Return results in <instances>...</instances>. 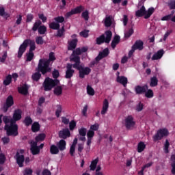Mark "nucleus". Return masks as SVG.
Wrapping results in <instances>:
<instances>
[{"label": "nucleus", "instance_id": "ea45409f", "mask_svg": "<svg viewBox=\"0 0 175 175\" xmlns=\"http://www.w3.org/2000/svg\"><path fill=\"white\" fill-rule=\"evenodd\" d=\"M145 92V96H146V98H152V96H154V93L151 90H147Z\"/></svg>", "mask_w": 175, "mask_h": 175}, {"label": "nucleus", "instance_id": "6e6552de", "mask_svg": "<svg viewBox=\"0 0 175 175\" xmlns=\"http://www.w3.org/2000/svg\"><path fill=\"white\" fill-rule=\"evenodd\" d=\"M166 136H169V131L167 129H160L157 134L153 137L154 142H157V140H161L163 137H166Z\"/></svg>", "mask_w": 175, "mask_h": 175}, {"label": "nucleus", "instance_id": "6ab92c4d", "mask_svg": "<svg viewBox=\"0 0 175 175\" xmlns=\"http://www.w3.org/2000/svg\"><path fill=\"white\" fill-rule=\"evenodd\" d=\"M77 142H78L77 138H75L73 140L72 144L70 148V154L72 156L75 155V151L76 150V146L77 145Z\"/></svg>", "mask_w": 175, "mask_h": 175}, {"label": "nucleus", "instance_id": "e2e57ef3", "mask_svg": "<svg viewBox=\"0 0 175 175\" xmlns=\"http://www.w3.org/2000/svg\"><path fill=\"white\" fill-rule=\"evenodd\" d=\"M36 42L37 44H43V38L42 37H37Z\"/></svg>", "mask_w": 175, "mask_h": 175}, {"label": "nucleus", "instance_id": "09e8293b", "mask_svg": "<svg viewBox=\"0 0 175 175\" xmlns=\"http://www.w3.org/2000/svg\"><path fill=\"white\" fill-rule=\"evenodd\" d=\"M49 27L52 29H58V28H59V24L56 23H52L49 25Z\"/></svg>", "mask_w": 175, "mask_h": 175}, {"label": "nucleus", "instance_id": "2f4dec72", "mask_svg": "<svg viewBox=\"0 0 175 175\" xmlns=\"http://www.w3.org/2000/svg\"><path fill=\"white\" fill-rule=\"evenodd\" d=\"M40 129V126L39 125V123L34 122L31 126V131L33 132H38Z\"/></svg>", "mask_w": 175, "mask_h": 175}, {"label": "nucleus", "instance_id": "a878e982", "mask_svg": "<svg viewBox=\"0 0 175 175\" xmlns=\"http://www.w3.org/2000/svg\"><path fill=\"white\" fill-rule=\"evenodd\" d=\"M83 9H84L83 6L77 7L75 9L72 10L68 14L72 15V14H77V13H81V12L83 11Z\"/></svg>", "mask_w": 175, "mask_h": 175}, {"label": "nucleus", "instance_id": "79ce46f5", "mask_svg": "<svg viewBox=\"0 0 175 175\" xmlns=\"http://www.w3.org/2000/svg\"><path fill=\"white\" fill-rule=\"evenodd\" d=\"M42 24V22L40 21H37L32 28L33 31H37L38 29L39 28V26Z\"/></svg>", "mask_w": 175, "mask_h": 175}, {"label": "nucleus", "instance_id": "bf43d9fd", "mask_svg": "<svg viewBox=\"0 0 175 175\" xmlns=\"http://www.w3.org/2000/svg\"><path fill=\"white\" fill-rule=\"evenodd\" d=\"M172 30H167L165 33L164 34V37L163 40H166L167 39V38H169V36L170 35V33H172Z\"/></svg>", "mask_w": 175, "mask_h": 175}, {"label": "nucleus", "instance_id": "69168bd1", "mask_svg": "<svg viewBox=\"0 0 175 175\" xmlns=\"http://www.w3.org/2000/svg\"><path fill=\"white\" fill-rule=\"evenodd\" d=\"M2 142H3V144H8V143L10 142V139L8 137H4L2 138Z\"/></svg>", "mask_w": 175, "mask_h": 175}, {"label": "nucleus", "instance_id": "c85d7f7f", "mask_svg": "<svg viewBox=\"0 0 175 175\" xmlns=\"http://www.w3.org/2000/svg\"><path fill=\"white\" fill-rule=\"evenodd\" d=\"M120 36H115L111 42V47L115 49L116 46H117V44L120 43Z\"/></svg>", "mask_w": 175, "mask_h": 175}, {"label": "nucleus", "instance_id": "aec40b11", "mask_svg": "<svg viewBox=\"0 0 175 175\" xmlns=\"http://www.w3.org/2000/svg\"><path fill=\"white\" fill-rule=\"evenodd\" d=\"M163 55V50H160L157 53H154L152 57V61H157V59H161Z\"/></svg>", "mask_w": 175, "mask_h": 175}, {"label": "nucleus", "instance_id": "6e6d98bb", "mask_svg": "<svg viewBox=\"0 0 175 175\" xmlns=\"http://www.w3.org/2000/svg\"><path fill=\"white\" fill-rule=\"evenodd\" d=\"M6 57H8V53L6 52H4L2 55V57L0 55V62H5Z\"/></svg>", "mask_w": 175, "mask_h": 175}, {"label": "nucleus", "instance_id": "9b49d317", "mask_svg": "<svg viewBox=\"0 0 175 175\" xmlns=\"http://www.w3.org/2000/svg\"><path fill=\"white\" fill-rule=\"evenodd\" d=\"M125 126L127 129H132L135 127V120H133V117L132 116H129L125 119Z\"/></svg>", "mask_w": 175, "mask_h": 175}, {"label": "nucleus", "instance_id": "680f3d73", "mask_svg": "<svg viewBox=\"0 0 175 175\" xmlns=\"http://www.w3.org/2000/svg\"><path fill=\"white\" fill-rule=\"evenodd\" d=\"M90 31L87 30H84L80 33V35L83 36V38H88V33Z\"/></svg>", "mask_w": 175, "mask_h": 175}, {"label": "nucleus", "instance_id": "8fccbe9b", "mask_svg": "<svg viewBox=\"0 0 175 175\" xmlns=\"http://www.w3.org/2000/svg\"><path fill=\"white\" fill-rule=\"evenodd\" d=\"M99 129V124L95 123L90 126V131H98Z\"/></svg>", "mask_w": 175, "mask_h": 175}, {"label": "nucleus", "instance_id": "4c0bfd02", "mask_svg": "<svg viewBox=\"0 0 175 175\" xmlns=\"http://www.w3.org/2000/svg\"><path fill=\"white\" fill-rule=\"evenodd\" d=\"M77 150L79 152H81L84 150V142H79L77 144Z\"/></svg>", "mask_w": 175, "mask_h": 175}, {"label": "nucleus", "instance_id": "052dcab7", "mask_svg": "<svg viewBox=\"0 0 175 175\" xmlns=\"http://www.w3.org/2000/svg\"><path fill=\"white\" fill-rule=\"evenodd\" d=\"M38 17L40 18V20H42V23H45V21L47 20V17H46L43 14H39Z\"/></svg>", "mask_w": 175, "mask_h": 175}, {"label": "nucleus", "instance_id": "37998d69", "mask_svg": "<svg viewBox=\"0 0 175 175\" xmlns=\"http://www.w3.org/2000/svg\"><path fill=\"white\" fill-rule=\"evenodd\" d=\"M102 167L100 165H98L96 168L95 175H103V172H102Z\"/></svg>", "mask_w": 175, "mask_h": 175}, {"label": "nucleus", "instance_id": "774afa93", "mask_svg": "<svg viewBox=\"0 0 175 175\" xmlns=\"http://www.w3.org/2000/svg\"><path fill=\"white\" fill-rule=\"evenodd\" d=\"M170 9H175V0L172 1L170 3Z\"/></svg>", "mask_w": 175, "mask_h": 175}, {"label": "nucleus", "instance_id": "a211bd4d", "mask_svg": "<svg viewBox=\"0 0 175 175\" xmlns=\"http://www.w3.org/2000/svg\"><path fill=\"white\" fill-rule=\"evenodd\" d=\"M57 146L60 151H64V150H66V142L64 139L60 140L57 143Z\"/></svg>", "mask_w": 175, "mask_h": 175}, {"label": "nucleus", "instance_id": "5701e85b", "mask_svg": "<svg viewBox=\"0 0 175 175\" xmlns=\"http://www.w3.org/2000/svg\"><path fill=\"white\" fill-rule=\"evenodd\" d=\"M148 90V87L147 85L140 87V86H137L135 88V92L137 94H143L146 92Z\"/></svg>", "mask_w": 175, "mask_h": 175}, {"label": "nucleus", "instance_id": "412c9836", "mask_svg": "<svg viewBox=\"0 0 175 175\" xmlns=\"http://www.w3.org/2000/svg\"><path fill=\"white\" fill-rule=\"evenodd\" d=\"M18 92L22 95H27L28 94V86L27 85H21L18 88Z\"/></svg>", "mask_w": 175, "mask_h": 175}, {"label": "nucleus", "instance_id": "e433bc0d", "mask_svg": "<svg viewBox=\"0 0 175 175\" xmlns=\"http://www.w3.org/2000/svg\"><path fill=\"white\" fill-rule=\"evenodd\" d=\"M87 92L88 95H91L92 96L95 95V91L90 85H88L87 87Z\"/></svg>", "mask_w": 175, "mask_h": 175}, {"label": "nucleus", "instance_id": "f3484780", "mask_svg": "<svg viewBox=\"0 0 175 175\" xmlns=\"http://www.w3.org/2000/svg\"><path fill=\"white\" fill-rule=\"evenodd\" d=\"M109 109V100L107 99H105L103 103V109L101 111V114H106L107 113V110Z\"/></svg>", "mask_w": 175, "mask_h": 175}, {"label": "nucleus", "instance_id": "f03ea898", "mask_svg": "<svg viewBox=\"0 0 175 175\" xmlns=\"http://www.w3.org/2000/svg\"><path fill=\"white\" fill-rule=\"evenodd\" d=\"M88 48L87 46L83 47L81 49H77L73 51V53L70 56V62H75L73 64V68L77 69L79 72V77L81 79H84L85 76H88L91 73V68L89 67H83L80 65V57L78 55H80L82 53H85L88 51Z\"/></svg>", "mask_w": 175, "mask_h": 175}, {"label": "nucleus", "instance_id": "603ef678", "mask_svg": "<svg viewBox=\"0 0 175 175\" xmlns=\"http://www.w3.org/2000/svg\"><path fill=\"white\" fill-rule=\"evenodd\" d=\"M169 146H170V144H169V141L166 140L165 144L164 145V151L166 154L169 152Z\"/></svg>", "mask_w": 175, "mask_h": 175}, {"label": "nucleus", "instance_id": "4be33fe9", "mask_svg": "<svg viewBox=\"0 0 175 175\" xmlns=\"http://www.w3.org/2000/svg\"><path fill=\"white\" fill-rule=\"evenodd\" d=\"M98 162H99V158H98V157L96 159L92 160L91 162L90 166V170H92V172L96 170V167H98L96 166H97Z\"/></svg>", "mask_w": 175, "mask_h": 175}, {"label": "nucleus", "instance_id": "bb28decb", "mask_svg": "<svg viewBox=\"0 0 175 175\" xmlns=\"http://www.w3.org/2000/svg\"><path fill=\"white\" fill-rule=\"evenodd\" d=\"M50 152L51 154L55 155L59 152V149L57 146L52 145L50 148Z\"/></svg>", "mask_w": 175, "mask_h": 175}, {"label": "nucleus", "instance_id": "cd10ccee", "mask_svg": "<svg viewBox=\"0 0 175 175\" xmlns=\"http://www.w3.org/2000/svg\"><path fill=\"white\" fill-rule=\"evenodd\" d=\"M146 150V144L143 142H140L137 144V152H143Z\"/></svg>", "mask_w": 175, "mask_h": 175}, {"label": "nucleus", "instance_id": "9d476101", "mask_svg": "<svg viewBox=\"0 0 175 175\" xmlns=\"http://www.w3.org/2000/svg\"><path fill=\"white\" fill-rule=\"evenodd\" d=\"M143 41L138 40L134 44L132 49L129 51V55L131 57L135 53V50H143Z\"/></svg>", "mask_w": 175, "mask_h": 175}, {"label": "nucleus", "instance_id": "3c124183", "mask_svg": "<svg viewBox=\"0 0 175 175\" xmlns=\"http://www.w3.org/2000/svg\"><path fill=\"white\" fill-rule=\"evenodd\" d=\"M69 128L70 131H73V129L76 128V122H75V120H72L69 123Z\"/></svg>", "mask_w": 175, "mask_h": 175}, {"label": "nucleus", "instance_id": "ddd939ff", "mask_svg": "<svg viewBox=\"0 0 175 175\" xmlns=\"http://www.w3.org/2000/svg\"><path fill=\"white\" fill-rule=\"evenodd\" d=\"M31 151L33 155H38L40 152V148L38 146V143L35 142H31Z\"/></svg>", "mask_w": 175, "mask_h": 175}, {"label": "nucleus", "instance_id": "f8f14e48", "mask_svg": "<svg viewBox=\"0 0 175 175\" xmlns=\"http://www.w3.org/2000/svg\"><path fill=\"white\" fill-rule=\"evenodd\" d=\"M14 102L13 101V97L12 96H9L6 100L5 105L3 107V111L6 113L8 111V109L9 107L13 106Z\"/></svg>", "mask_w": 175, "mask_h": 175}, {"label": "nucleus", "instance_id": "423d86ee", "mask_svg": "<svg viewBox=\"0 0 175 175\" xmlns=\"http://www.w3.org/2000/svg\"><path fill=\"white\" fill-rule=\"evenodd\" d=\"M59 83L58 80H53L50 78H46L44 82V89L45 91H50Z\"/></svg>", "mask_w": 175, "mask_h": 175}, {"label": "nucleus", "instance_id": "0e129e2a", "mask_svg": "<svg viewBox=\"0 0 175 175\" xmlns=\"http://www.w3.org/2000/svg\"><path fill=\"white\" fill-rule=\"evenodd\" d=\"M88 11H85L82 13V17L84 18V20H86L88 21V18H89V16H88Z\"/></svg>", "mask_w": 175, "mask_h": 175}, {"label": "nucleus", "instance_id": "338daca9", "mask_svg": "<svg viewBox=\"0 0 175 175\" xmlns=\"http://www.w3.org/2000/svg\"><path fill=\"white\" fill-rule=\"evenodd\" d=\"M64 32H65V29H64V27L62 28V29L58 31L57 36H62L64 35Z\"/></svg>", "mask_w": 175, "mask_h": 175}, {"label": "nucleus", "instance_id": "c9c22d12", "mask_svg": "<svg viewBox=\"0 0 175 175\" xmlns=\"http://www.w3.org/2000/svg\"><path fill=\"white\" fill-rule=\"evenodd\" d=\"M79 133L81 136H85L87 135V129L84 127L79 129Z\"/></svg>", "mask_w": 175, "mask_h": 175}, {"label": "nucleus", "instance_id": "7ed1b4c3", "mask_svg": "<svg viewBox=\"0 0 175 175\" xmlns=\"http://www.w3.org/2000/svg\"><path fill=\"white\" fill-rule=\"evenodd\" d=\"M55 55L54 53H49V59H40L38 64V70L45 75L47 72H50L51 68H50V61H55Z\"/></svg>", "mask_w": 175, "mask_h": 175}, {"label": "nucleus", "instance_id": "dca6fc26", "mask_svg": "<svg viewBox=\"0 0 175 175\" xmlns=\"http://www.w3.org/2000/svg\"><path fill=\"white\" fill-rule=\"evenodd\" d=\"M117 82L125 87L128 84V79L125 77L120 76V72H118Z\"/></svg>", "mask_w": 175, "mask_h": 175}, {"label": "nucleus", "instance_id": "58836bf2", "mask_svg": "<svg viewBox=\"0 0 175 175\" xmlns=\"http://www.w3.org/2000/svg\"><path fill=\"white\" fill-rule=\"evenodd\" d=\"M46 31H47V29L45 27V26H40L38 28V32L40 35H44Z\"/></svg>", "mask_w": 175, "mask_h": 175}, {"label": "nucleus", "instance_id": "1a4fd4ad", "mask_svg": "<svg viewBox=\"0 0 175 175\" xmlns=\"http://www.w3.org/2000/svg\"><path fill=\"white\" fill-rule=\"evenodd\" d=\"M23 154H24V150H21L17 152V154L16 155V162H17L18 166H20V167H23L24 161L25 160V159L24 158V155H23Z\"/></svg>", "mask_w": 175, "mask_h": 175}, {"label": "nucleus", "instance_id": "a18cd8bd", "mask_svg": "<svg viewBox=\"0 0 175 175\" xmlns=\"http://www.w3.org/2000/svg\"><path fill=\"white\" fill-rule=\"evenodd\" d=\"M24 123L27 126L31 125L32 124V119H31L29 117H26L24 120Z\"/></svg>", "mask_w": 175, "mask_h": 175}, {"label": "nucleus", "instance_id": "20e7f679", "mask_svg": "<svg viewBox=\"0 0 175 175\" xmlns=\"http://www.w3.org/2000/svg\"><path fill=\"white\" fill-rule=\"evenodd\" d=\"M28 44H30L29 52L33 53L35 49H36V46L35 45V42L31 41L30 40H25L19 47V50L18 52V58H21V57L23 56V54H24V53L25 52V50L27 49V46H28Z\"/></svg>", "mask_w": 175, "mask_h": 175}, {"label": "nucleus", "instance_id": "13d9d810", "mask_svg": "<svg viewBox=\"0 0 175 175\" xmlns=\"http://www.w3.org/2000/svg\"><path fill=\"white\" fill-rule=\"evenodd\" d=\"M144 105H143L142 103H139L138 104V105H137L136 108H135V110L137 111H142L143 110V107H144Z\"/></svg>", "mask_w": 175, "mask_h": 175}, {"label": "nucleus", "instance_id": "4d7b16f0", "mask_svg": "<svg viewBox=\"0 0 175 175\" xmlns=\"http://www.w3.org/2000/svg\"><path fill=\"white\" fill-rule=\"evenodd\" d=\"M55 21L57 23H64V21H65V18L63 16L56 17L55 18Z\"/></svg>", "mask_w": 175, "mask_h": 175}, {"label": "nucleus", "instance_id": "7c9ffc66", "mask_svg": "<svg viewBox=\"0 0 175 175\" xmlns=\"http://www.w3.org/2000/svg\"><path fill=\"white\" fill-rule=\"evenodd\" d=\"M54 94H55L57 96H59V95H62V87L57 86L56 88H55Z\"/></svg>", "mask_w": 175, "mask_h": 175}, {"label": "nucleus", "instance_id": "f704fd0d", "mask_svg": "<svg viewBox=\"0 0 175 175\" xmlns=\"http://www.w3.org/2000/svg\"><path fill=\"white\" fill-rule=\"evenodd\" d=\"M105 27H110L111 25V18L110 16H107L105 20Z\"/></svg>", "mask_w": 175, "mask_h": 175}, {"label": "nucleus", "instance_id": "5fc2aeb1", "mask_svg": "<svg viewBox=\"0 0 175 175\" xmlns=\"http://www.w3.org/2000/svg\"><path fill=\"white\" fill-rule=\"evenodd\" d=\"M32 170L31 168H27L24 170L23 174L24 175H32Z\"/></svg>", "mask_w": 175, "mask_h": 175}, {"label": "nucleus", "instance_id": "f257e3e1", "mask_svg": "<svg viewBox=\"0 0 175 175\" xmlns=\"http://www.w3.org/2000/svg\"><path fill=\"white\" fill-rule=\"evenodd\" d=\"M23 111L21 109H16L14 111L13 118L11 119L10 116H3V121L5 126V131L8 136H17L18 135V126L16 124V121H20Z\"/></svg>", "mask_w": 175, "mask_h": 175}, {"label": "nucleus", "instance_id": "a19ab883", "mask_svg": "<svg viewBox=\"0 0 175 175\" xmlns=\"http://www.w3.org/2000/svg\"><path fill=\"white\" fill-rule=\"evenodd\" d=\"M61 113H62V107L61 105H57L55 112L56 116L59 117Z\"/></svg>", "mask_w": 175, "mask_h": 175}, {"label": "nucleus", "instance_id": "393cba45", "mask_svg": "<svg viewBox=\"0 0 175 175\" xmlns=\"http://www.w3.org/2000/svg\"><path fill=\"white\" fill-rule=\"evenodd\" d=\"M76 46H77V39L68 42V50H75Z\"/></svg>", "mask_w": 175, "mask_h": 175}, {"label": "nucleus", "instance_id": "c03bdc74", "mask_svg": "<svg viewBox=\"0 0 175 175\" xmlns=\"http://www.w3.org/2000/svg\"><path fill=\"white\" fill-rule=\"evenodd\" d=\"M95 136V132L92 130H89L87 133V137L89 139H92Z\"/></svg>", "mask_w": 175, "mask_h": 175}, {"label": "nucleus", "instance_id": "0eeeda50", "mask_svg": "<svg viewBox=\"0 0 175 175\" xmlns=\"http://www.w3.org/2000/svg\"><path fill=\"white\" fill-rule=\"evenodd\" d=\"M105 35H102L99 38L96 39L97 44H102V43H110V40H111V36L112 33L110 31H107L105 32Z\"/></svg>", "mask_w": 175, "mask_h": 175}, {"label": "nucleus", "instance_id": "de8ad7c7", "mask_svg": "<svg viewBox=\"0 0 175 175\" xmlns=\"http://www.w3.org/2000/svg\"><path fill=\"white\" fill-rule=\"evenodd\" d=\"M133 33V29H129V31H125L124 37L129 38Z\"/></svg>", "mask_w": 175, "mask_h": 175}, {"label": "nucleus", "instance_id": "864d4df0", "mask_svg": "<svg viewBox=\"0 0 175 175\" xmlns=\"http://www.w3.org/2000/svg\"><path fill=\"white\" fill-rule=\"evenodd\" d=\"M33 58V52H29L27 55V61H32Z\"/></svg>", "mask_w": 175, "mask_h": 175}, {"label": "nucleus", "instance_id": "72a5a7b5", "mask_svg": "<svg viewBox=\"0 0 175 175\" xmlns=\"http://www.w3.org/2000/svg\"><path fill=\"white\" fill-rule=\"evenodd\" d=\"M158 85V79L157 77L151 78L150 79V87H156Z\"/></svg>", "mask_w": 175, "mask_h": 175}, {"label": "nucleus", "instance_id": "49530a36", "mask_svg": "<svg viewBox=\"0 0 175 175\" xmlns=\"http://www.w3.org/2000/svg\"><path fill=\"white\" fill-rule=\"evenodd\" d=\"M40 73L39 72H36L32 75V79L33 80H34L35 81H38V80H39V79H40Z\"/></svg>", "mask_w": 175, "mask_h": 175}, {"label": "nucleus", "instance_id": "b1692460", "mask_svg": "<svg viewBox=\"0 0 175 175\" xmlns=\"http://www.w3.org/2000/svg\"><path fill=\"white\" fill-rule=\"evenodd\" d=\"M109 55V49H105L103 52L100 53L98 56L96 57V60L99 61V59H102L104 57H107Z\"/></svg>", "mask_w": 175, "mask_h": 175}, {"label": "nucleus", "instance_id": "39448f33", "mask_svg": "<svg viewBox=\"0 0 175 175\" xmlns=\"http://www.w3.org/2000/svg\"><path fill=\"white\" fill-rule=\"evenodd\" d=\"M155 12L154 8H150L148 10H146V7L142 5L137 11L135 12L137 17H144V18H150L152 15V13Z\"/></svg>", "mask_w": 175, "mask_h": 175}, {"label": "nucleus", "instance_id": "473e14b6", "mask_svg": "<svg viewBox=\"0 0 175 175\" xmlns=\"http://www.w3.org/2000/svg\"><path fill=\"white\" fill-rule=\"evenodd\" d=\"M12 83V75H8L6 77L5 79L3 81L4 85H9Z\"/></svg>", "mask_w": 175, "mask_h": 175}, {"label": "nucleus", "instance_id": "2eb2a0df", "mask_svg": "<svg viewBox=\"0 0 175 175\" xmlns=\"http://www.w3.org/2000/svg\"><path fill=\"white\" fill-rule=\"evenodd\" d=\"M59 137L60 139H68V137H70V131L69 129H64L59 132Z\"/></svg>", "mask_w": 175, "mask_h": 175}, {"label": "nucleus", "instance_id": "4468645a", "mask_svg": "<svg viewBox=\"0 0 175 175\" xmlns=\"http://www.w3.org/2000/svg\"><path fill=\"white\" fill-rule=\"evenodd\" d=\"M73 68V64H67V70L66 71V79H71L75 73V70L72 69Z\"/></svg>", "mask_w": 175, "mask_h": 175}, {"label": "nucleus", "instance_id": "c756f323", "mask_svg": "<svg viewBox=\"0 0 175 175\" xmlns=\"http://www.w3.org/2000/svg\"><path fill=\"white\" fill-rule=\"evenodd\" d=\"M44 139H46V135L44 133L39 134L37 137H36V143L43 142Z\"/></svg>", "mask_w": 175, "mask_h": 175}]
</instances>
